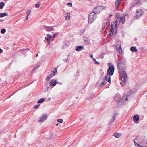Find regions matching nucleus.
Here are the masks:
<instances>
[{
  "label": "nucleus",
  "instance_id": "nucleus-41",
  "mask_svg": "<svg viewBox=\"0 0 147 147\" xmlns=\"http://www.w3.org/2000/svg\"><path fill=\"white\" fill-rule=\"evenodd\" d=\"M29 50V49H24L23 50H24V51H25V50Z\"/></svg>",
  "mask_w": 147,
  "mask_h": 147
},
{
  "label": "nucleus",
  "instance_id": "nucleus-27",
  "mask_svg": "<svg viewBox=\"0 0 147 147\" xmlns=\"http://www.w3.org/2000/svg\"><path fill=\"white\" fill-rule=\"evenodd\" d=\"M6 31V30L5 29H2L1 30V33L2 34L4 33Z\"/></svg>",
  "mask_w": 147,
  "mask_h": 147
},
{
  "label": "nucleus",
  "instance_id": "nucleus-32",
  "mask_svg": "<svg viewBox=\"0 0 147 147\" xmlns=\"http://www.w3.org/2000/svg\"><path fill=\"white\" fill-rule=\"evenodd\" d=\"M39 3H38L35 5V7L36 8H38L39 7Z\"/></svg>",
  "mask_w": 147,
  "mask_h": 147
},
{
  "label": "nucleus",
  "instance_id": "nucleus-7",
  "mask_svg": "<svg viewBox=\"0 0 147 147\" xmlns=\"http://www.w3.org/2000/svg\"><path fill=\"white\" fill-rule=\"evenodd\" d=\"M142 14V11L141 9H137L136 11V14L134 17L137 18H139L140 17Z\"/></svg>",
  "mask_w": 147,
  "mask_h": 147
},
{
  "label": "nucleus",
  "instance_id": "nucleus-1",
  "mask_svg": "<svg viewBox=\"0 0 147 147\" xmlns=\"http://www.w3.org/2000/svg\"><path fill=\"white\" fill-rule=\"evenodd\" d=\"M117 67L118 69L121 72V80L122 83L125 85L128 80L127 75L125 71L126 67V62L124 59L120 56L118 57Z\"/></svg>",
  "mask_w": 147,
  "mask_h": 147
},
{
  "label": "nucleus",
  "instance_id": "nucleus-9",
  "mask_svg": "<svg viewBox=\"0 0 147 147\" xmlns=\"http://www.w3.org/2000/svg\"><path fill=\"white\" fill-rule=\"evenodd\" d=\"M52 37L51 35H49V34H47V36L45 37V39L47 41L48 44H50V40H51V38Z\"/></svg>",
  "mask_w": 147,
  "mask_h": 147
},
{
  "label": "nucleus",
  "instance_id": "nucleus-30",
  "mask_svg": "<svg viewBox=\"0 0 147 147\" xmlns=\"http://www.w3.org/2000/svg\"><path fill=\"white\" fill-rule=\"evenodd\" d=\"M135 145L136 146H139V147H141L142 146L138 144V143H136V142H135Z\"/></svg>",
  "mask_w": 147,
  "mask_h": 147
},
{
  "label": "nucleus",
  "instance_id": "nucleus-3",
  "mask_svg": "<svg viewBox=\"0 0 147 147\" xmlns=\"http://www.w3.org/2000/svg\"><path fill=\"white\" fill-rule=\"evenodd\" d=\"M114 69V66L112 65L110 66L108 69L107 75L104 77L105 80L107 81L110 83H111V82L110 76L113 74Z\"/></svg>",
  "mask_w": 147,
  "mask_h": 147
},
{
  "label": "nucleus",
  "instance_id": "nucleus-20",
  "mask_svg": "<svg viewBox=\"0 0 147 147\" xmlns=\"http://www.w3.org/2000/svg\"><path fill=\"white\" fill-rule=\"evenodd\" d=\"M8 15V14L6 12L1 13H0V17L7 16Z\"/></svg>",
  "mask_w": 147,
  "mask_h": 147
},
{
  "label": "nucleus",
  "instance_id": "nucleus-28",
  "mask_svg": "<svg viewBox=\"0 0 147 147\" xmlns=\"http://www.w3.org/2000/svg\"><path fill=\"white\" fill-rule=\"evenodd\" d=\"M93 60L94 62H95V63L97 64H99L100 63L98 61H96V59L94 58H93Z\"/></svg>",
  "mask_w": 147,
  "mask_h": 147
},
{
  "label": "nucleus",
  "instance_id": "nucleus-40",
  "mask_svg": "<svg viewBox=\"0 0 147 147\" xmlns=\"http://www.w3.org/2000/svg\"><path fill=\"white\" fill-rule=\"evenodd\" d=\"M65 46L66 47H67L68 46V45L67 44H66L65 45Z\"/></svg>",
  "mask_w": 147,
  "mask_h": 147
},
{
  "label": "nucleus",
  "instance_id": "nucleus-14",
  "mask_svg": "<svg viewBox=\"0 0 147 147\" xmlns=\"http://www.w3.org/2000/svg\"><path fill=\"white\" fill-rule=\"evenodd\" d=\"M133 119L134 121H137L139 120V116L138 115H134Z\"/></svg>",
  "mask_w": 147,
  "mask_h": 147
},
{
  "label": "nucleus",
  "instance_id": "nucleus-8",
  "mask_svg": "<svg viewBox=\"0 0 147 147\" xmlns=\"http://www.w3.org/2000/svg\"><path fill=\"white\" fill-rule=\"evenodd\" d=\"M47 116L46 115L44 114L43 115L41 116L39 118L38 121L40 122H42L45 121L47 118Z\"/></svg>",
  "mask_w": 147,
  "mask_h": 147
},
{
  "label": "nucleus",
  "instance_id": "nucleus-18",
  "mask_svg": "<svg viewBox=\"0 0 147 147\" xmlns=\"http://www.w3.org/2000/svg\"><path fill=\"white\" fill-rule=\"evenodd\" d=\"M83 49V47L81 46H77L76 50L77 51H79L80 50H81Z\"/></svg>",
  "mask_w": 147,
  "mask_h": 147
},
{
  "label": "nucleus",
  "instance_id": "nucleus-10",
  "mask_svg": "<svg viewBox=\"0 0 147 147\" xmlns=\"http://www.w3.org/2000/svg\"><path fill=\"white\" fill-rule=\"evenodd\" d=\"M122 0H117L116 1L115 3V5L116 7V9H117L119 8V6L121 3Z\"/></svg>",
  "mask_w": 147,
  "mask_h": 147
},
{
  "label": "nucleus",
  "instance_id": "nucleus-33",
  "mask_svg": "<svg viewBox=\"0 0 147 147\" xmlns=\"http://www.w3.org/2000/svg\"><path fill=\"white\" fill-rule=\"evenodd\" d=\"M68 5L69 7H71L72 6V3H68Z\"/></svg>",
  "mask_w": 147,
  "mask_h": 147
},
{
  "label": "nucleus",
  "instance_id": "nucleus-6",
  "mask_svg": "<svg viewBox=\"0 0 147 147\" xmlns=\"http://www.w3.org/2000/svg\"><path fill=\"white\" fill-rule=\"evenodd\" d=\"M104 9V7L102 6H98L95 7L94 9V11L95 13H100Z\"/></svg>",
  "mask_w": 147,
  "mask_h": 147
},
{
  "label": "nucleus",
  "instance_id": "nucleus-21",
  "mask_svg": "<svg viewBox=\"0 0 147 147\" xmlns=\"http://www.w3.org/2000/svg\"><path fill=\"white\" fill-rule=\"evenodd\" d=\"M45 100V98H41V99L39 100L37 102L39 103H42Z\"/></svg>",
  "mask_w": 147,
  "mask_h": 147
},
{
  "label": "nucleus",
  "instance_id": "nucleus-39",
  "mask_svg": "<svg viewBox=\"0 0 147 147\" xmlns=\"http://www.w3.org/2000/svg\"><path fill=\"white\" fill-rule=\"evenodd\" d=\"M90 57H91V58H92V59H93V58H93V55H91V54H90Z\"/></svg>",
  "mask_w": 147,
  "mask_h": 147
},
{
  "label": "nucleus",
  "instance_id": "nucleus-38",
  "mask_svg": "<svg viewBox=\"0 0 147 147\" xmlns=\"http://www.w3.org/2000/svg\"><path fill=\"white\" fill-rule=\"evenodd\" d=\"M28 15H27V16H26V20H28Z\"/></svg>",
  "mask_w": 147,
  "mask_h": 147
},
{
  "label": "nucleus",
  "instance_id": "nucleus-16",
  "mask_svg": "<svg viewBox=\"0 0 147 147\" xmlns=\"http://www.w3.org/2000/svg\"><path fill=\"white\" fill-rule=\"evenodd\" d=\"M113 135L116 138H119L121 136V133H115Z\"/></svg>",
  "mask_w": 147,
  "mask_h": 147
},
{
  "label": "nucleus",
  "instance_id": "nucleus-24",
  "mask_svg": "<svg viewBox=\"0 0 147 147\" xmlns=\"http://www.w3.org/2000/svg\"><path fill=\"white\" fill-rule=\"evenodd\" d=\"M107 24V22H105L103 24L102 28H105Z\"/></svg>",
  "mask_w": 147,
  "mask_h": 147
},
{
  "label": "nucleus",
  "instance_id": "nucleus-45",
  "mask_svg": "<svg viewBox=\"0 0 147 147\" xmlns=\"http://www.w3.org/2000/svg\"><path fill=\"white\" fill-rule=\"evenodd\" d=\"M58 125V123L57 124H56V126H57Z\"/></svg>",
  "mask_w": 147,
  "mask_h": 147
},
{
  "label": "nucleus",
  "instance_id": "nucleus-47",
  "mask_svg": "<svg viewBox=\"0 0 147 147\" xmlns=\"http://www.w3.org/2000/svg\"><path fill=\"white\" fill-rule=\"evenodd\" d=\"M146 144H147V142H146Z\"/></svg>",
  "mask_w": 147,
  "mask_h": 147
},
{
  "label": "nucleus",
  "instance_id": "nucleus-13",
  "mask_svg": "<svg viewBox=\"0 0 147 147\" xmlns=\"http://www.w3.org/2000/svg\"><path fill=\"white\" fill-rule=\"evenodd\" d=\"M56 72L57 69H56V68H55L53 70H52L51 71V72L50 75L51 76L53 77L56 74Z\"/></svg>",
  "mask_w": 147,
  "mask_h": 147
},
{
  "label": "nucleus",
  "instance_id": "nucleus-35",
  "mask_svg": "<svg viewBox=\"0 0 147 147\" xmlns=\"http://www.w3.org/2000/svg\"><path fill=\"white\" fill-rule=\"evenodd\" d=\"M85 30L84 29H82L81 30V32L82 34H83Z\"/></svg>",
  "mask_w": 147,
  "mask_h": 147
},
{
  "label": "nucleus",
  "instance_id": "nucleus-11",
  "mask_svg": "<svg viewBox=\"0 0 147 147\" xmlns=\"http://www.w3.org/2000/svg\"><path fill=\"white\" fill-rule=\"evenodd\" d=\"M129 96V95H124L123 97L122 100V102H124L126 101H127L128 100V98Z\"/></svg>",
  "mask_w": 147,
  "mask_h": 147
},
{
  "label": "nucleus",
  "instance_id": "nucleus-5",
  "mask_svg": "<svg viewBox=\"0 0 147 147\" xmlns=\"http://www.w3.org/2000/svg\"><path fill=\"white\" fill-rule=\"evenodd\" d=\"M96 19V16H95V13L92 12L89 15L88 22L91 24Z\"/></svg>",
  "mask_w": 147,
  "mask_h": 147
},
{
  "label": "nucleus",
  "instance_id": "nucleus-34",
  "mask_svg": "<svg viewBox=\"0 0 147 147\" xmlns=\"http://www.w3.org/2000/svg\"><path fill=\"white\" fill-rule=\"evenodd\" d=\"M55 36H56L55 34H54L53 36V38H52V39H51L52 41H53V39H54V38H55Z\"/></svg>",
  "mask_w": 147,
  "mask_h": 147
},
{
  "label": "nucleus",
  "instance_id": "nucleus-19",
  "mask_svg": "<svg viewBox=\"0 0 147 147\" xmlns=\"http://www.w3.org/2000/svg\"><path fill=\"white\" fill-rule=\"evenodd\" d=\"M45 28H46V30L48 31L52 30L53 28V27H45Z\"/></svg>",
  "mask_w": 147,
  "mask_h": 147
},
{
  "label": "nucleus",
  "instance_id": "nucleus-17",
  "mask_svg": "<svg viewBox=\"0 0 147 147\" xmlns=\"http://www.w3.org/2000/svg\"><path fill=\"white\" fill-rule=\"evenodd\" d=\"M130 50L131 51H132L133 52H137L138 51V50L136 49V47H134V46H132L131 47V48H130Z\"/></svg>",
  "mask_w": 147,
  "mask_h": 147
},
{
  "label": "nucleus",
  "instance_id": "nucleus-26",
  "mask_svg": "<svg viewBox=\"0 0 147 147\" xmlns=\"http://www.w3.org/2000/svg\"><path fill=\"white\" fill-rule=\"evenodd\" d=\"M57 121L60 123H61L63 122V121L61 119H59L57 120Z\"/></svg>",
  "mask_w": 147,
  "mask_h": 147
},
{
  "label": "nucleus",
  "instance_id": "nucleus-4",
  "mask_svg": "<svg viewBox=\"0 0 147 147\" xmlns=\"http://www.w3.org/2000/svg\"><path fill=\"white\" fill-rule=\"evenodd\" d=\"M121 41H118L116 42V48L117 52L120 54L122 53V50L121 47Z\"/></svg>",
  "mask_w": 147,
  "mask_h": 147
},
{
  "label": "nucleus",
  "instance_id": "nucleus-48",
  "mask_svg": "<svg viewBox=\"0 0 147 147\" xmlns=\"http://www.w3.org/2000/svg\"><path fill=\"white\" fill-rule=\"evenodd\" d=\"M142 147H144L143 146H142Z\"/></svg>",
  "mask_w": 147,
  "mask_h": 147
},
{
  "label": "nucleus",
  "instance_id": "nucleus-25",
  "mask_svg": "<svg viewBox=\"0 0 147 147\" xmlns=\"http://www.w3.org/2000/svg\"><path fill=\"white\" fill-rule=\"evenodd\" d=\"M31 13V11L30 10H28L26 11L27 15H29Z\"/></svg>",
  "mask_w": 147,
  "mask_h": 147
},
{
  "label": "nucleus",
  "instance_id": "nucleus-46",
  "mask_svg": "<svg viewBox=\"0 0 147 147\" xmlns=\"http://www.w3.org/2000/svg\"><path fill=\"white\" fill-rule=\"evenodd\" d=\"M38 54H37L36 55V57L38 56Z\"/></svg>",
  "mask_w": 147,
  "mask_h": 147
},
{
  "label": "nucleus",
  "instance_id": "nucleus-31",
  "mask_svg": "<svg viewBox=\"0 0 147 147\" xmlns=\"http://www.w3.org/2000/svg\"><path fill=\"white\" fill-rule=\"evenodd\" d=\"M40 105V104L38 105H34V107L35 109L38 108L39 107V106Z\"/></svg>",
  "mask_w": 147,
  "mask_h": 147
},
{
  "label": "nucleus",
  "instance_id": "nucleus-15",
  "mask_svg": "<svg viewBox=\"0 0 147 147\" xmlns=\"http://www.w3.org/2000/svg\"><path fill=\"white\" fill-rule=\"evenodd\" d=\"M65 18L66 20H69L70 18V13H66L65 14Z\"/></svg>",
  "mask_w": 147,
  "mask_h": 147
},
{
  "label": "nucleus",
  "instance_id": "nucleus-12",
  "mask_svg": "<svg viewBox=\"0 0 147 147\" xmlns=\"http://www.w3.org/2000/svg\"><path fill=\"white\" fill-rule=\"evenodd\" d=\"M57 82L55 79L51 80L50 82V85L52 86H55Z\"/></svg>",
  "mask_w": 147,
  "mask_h": 147
},
{
  "label": "nucleus",
  "instance_id": "nucleus-42",
  "mask_svg": "<svg viewBox=\"0 0 147 147\" xmlns=\"http://www.w3.org/2000/svg\"><path fill=\"white\" fill-rule=\"evenodd\" d=\"M112 16V15L111 14L109 16V17H111V16Z\"/></svg>",
  "mask_w": 147,
  "mask_h": 147
},
{
  "label": "nucleus",
  "instance_id": "nucleus-43",
  "mask_svg": "<svg viewBox=\"0 0 147 147\" xmlns=\"http://www.w3.org/2000/svg\"><path fill=\"white\" fill-rule=\"evenodd\" d=\"M136 139H136H135L134 140V142L135 143V142H135V140Z\"/></svg>",
  "mask_w": 147,
  "mask_h": 147
},
{
  "label": "nucleus",
  "instance_id": "nucleus-2",
  "mask_svg": "<svg viewBox=\"0 0 147 147\" xmlns=\"http://www.w3.org/2000/svg\"><path fill=\"white\" fill-rule=\"evenodd\" d=\"M116 18H117L116 19L115 18V22L114 23L115 26H114L112 24L111 26V32L112 33H111L110 35L112 36H115L117 33L118 29L117 25L118 22L117 21V20L118 19L119 20L120 22L123 24H124L125 21V18L123 17H120V15L119 14H117Z\"/></svg>",
  "mask_w": 147,
  "mask_h": 147
},
{
  "label": "nucleus",
  "instance_id": "nucleus-44",
  "mask_svg": "<svg viewBox=\"0 0 147 147\" xmlns=\"http://www.w3.org/2000/svg\"><path fill=\"white\" fill-rule=\"evenodd\" d=\"M88 40V39L87 38L85 40V41H87Z\"/></svg>",
  "mask_w": 147,
  "mask_h": 147
},
{
  "label": "nucleus",
  "instance_id": "nucleus-36",
  "mask_svg": "<svg viewBox=\"0 0 147 147\" xmlns=\"http://www.w3.org/2000/svg\"><path fill=\"white\" fill-rule=\"evenodd\" d=\"M115 116H114L112 117V119H113V121L115 119Z\"/></svg>",
  "mask_w": 147,
  "mask_h": 147
},
{
  "label": "nucleus",
  "instance_id": "nucleus-22",
  "mask_svg": "<svg viewBox=\"0 0 147 147\" xmlns=\"http://www.w3.org/2000/svg\"><path fill=\"white\" fill-rule=\"evenodd\" d=\"M5 5L3 2H1L0 3V9H2Z\"/></svg>",
  "mask_w": 147,
  "mask_h": 147
},
{
  "label": "nucleus",
  "instance_id": "nucleus-29",
  "mask_svg": "<svg viewBox=\"0 0 147 147\" xmlns=\"http://www.w3.org/2000/svg\"><path fill=\"white\" fill-rule=\"evenodd\" d=\"M52 77V76H51V75H50V76H47V77L46 78V80L47 81H48Z\"/></svg>",
  "mask_w": 147,
  "mask_h": 147
},
{
  "label": "nucleus",
  "instance_id": "nucleus-37",
  "mask_svg": "<svg viewBox=\"0 0 147 147\" xmlns=\"http://www.w3.org/2000/svg\"><path fill=\"white\" fill-rule=\"evenodd\" d=\"M3 52V50L1 49L0 48V53H2V52Z\"/></svg>",
  "mask_w": 147,
  "mask_h": 147
},
{
  "label": "nucleus",
  "instance_id": "nucleus-23",
  "mask_svg": "<svg viewBox=\"0 0 147 147\" xmlns=\"http://www.w3.org/2000/svg\"><path fill=\"white\" fill-rule=\"evenodd\" d=\"M107 83V82L105 81L101 82L100 84H99V86H103L105 85Z\"/></svg>",
  "mask_w": 147,
  "mask_h": 147
}]
</instances>
